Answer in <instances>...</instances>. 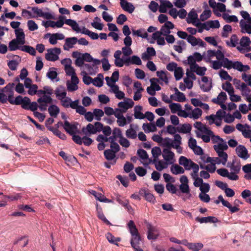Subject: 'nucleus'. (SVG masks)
Returning <instances> with one entry per match:
<instances>
[{
    "label": "nucleus",
    "instance_id": "nucleus-16",
    "mask_svg": "<svg viewBox=\"0 0 251 251\" xmlns=\"http://www.w3.org/2000/svg\"><path fill=\"white\" fill-rule=\"evenodd\" d=\"M10 85H11V87H13L14 85V84L9 83L2 89H0V102L2 103H5L7 101V96L4 93V92L8 91L9 86Z\"/></svg>",
    "mask_w": 251,
    "mask_h": 251
},
{
    "label": "nucleus",
    "instance_id": "nucleus-43",
    "mask_svg": "<svg viewBox=\"0 0 251 251\" xmlns=\"http://www.w3.org/2000/svg\"><path fill=\"white\" fill-rule=\"evenodd\" d=\"M223 19L227 23L238 22L237 17L235 15H229L227 14H224L223 15Z\"/></svg>",
    "mask_w": 251,
    "mask_h": 251
},
{
    "label": "nucleus",
    "instance_id": "nucleus-34",
    "mask_svg": "<svg viewBox=\"0 0 251 251\" xmlns=\"http://www.w3.org/2000/svg\"><path fill=\"white\" fill-rule=\"evenodd\" d=\"M116 153L113 150L108 149L104 151V156L108 160H112L116 157Z\"/></svg>",
    "mask_w": 251,
    "mask_h": 251
},
{
    "label": "nucleus",
    "instance_id": "nucleus-7",
    "mask_svg": "<svg viewBox=\"0 0 251 251\" xmlns=\"http://www.w3.org/2000/svg\"><path fill=\"white\" fill-rule=\"evenodd\" d=\"M134 104V102L132 99L125 98L124 101H121L118 103V106L122 110L123 112L126 113L128 109L132 108Z\"/></svg>",
    "mask_w": 251,
    "mask_h": 251
},
{
    "label": "nucleus",
    "instance_id": "nucleus-36",
    "mask_svg": "<svg viewBox=\"0 0 251 251\" xmlns=\"http://www.w3.org/2000/svg\"><path fill=\"white\" fill-rule=\"evenodd\" d=\"M97 215L98 217L100 219L102 220L104 223H105L107 225H111L110 222L105 218L104 215L103 214L101 208H99L97 207Z\"/></svg>",
    "mask_w": 251,
    "mask_h": 251
},
{
    "label": "nucleus",
    "instance_id": "nucleus-10",
    "mask_svg": "<svg viewBox=\"0 0 251 251\" xmlns=\"http://www.w3.org/2000/svg\"><path fill=\"white\" fill-rule=\"evenodd\" d=\"M174 28V25L172 22L168 21L162 26L160 30L161 32L162 33V34L165 36L170 34V29H172Z\"/></svg>",
    "mask_w": 251,
    "mask_h": 251
},
{
    "label": "nucleus",
    "instance_id": "nucleus-1",
    "mask_svg": "<svg viewBox=\"0 0 251 251\" xmlns=\"http://www.w3.org/2000/svg\"><path fill=\"white\" fill-rule=\"evenodd\" d=\"M216 57L219 61H223L224 63V68L227 70L234 69L239 72H247L250 69L249 65H243L240 61H232L225 57V55L222 51L219 50L216 52Z\"/></svg>",
    "mask_w": 251,
    "mask_h": 251
},
{
    "label": "nucleus",
    "instance_id": "nucleus-27",
    "mask_svg": "<svg viewBox=\"0 0 251 251\" xmlns=\"http://www.w3.org/2000/svg\"><path fill=\"white\" fill-rule=\"evenodd\" d=\"M21 44L20 42L16 39H13L9 43V50L10 51H14L17 50H21V47L19 45Z\"/></svg>",
    "mask_w": 251,
    "mask_h": 251
},
{
    "label": "nucleus",
    "instance_id": "nucleus-61",
    "mask_svg": "<svg viewBox=\"0 0 251 251\" xmlns=\"http://www.w3.org/2000/svg\"><path fill=\"white\" fill-rule=\"evenodd\" d=\"M18 64L19 63L14 60H10L7 63V66H8L9 68L12 71L16 70Z\"/></svg>",
    "mask_w": 251,
    "mask_h": 251
},
{
    "label": "nucleus",
    "instance_id": "nucleus-23",
    "mask_svg": "<svg viewBox=\"0 0 251 251\" xmlns=\"http://www.w3.org/2000/svg\"><path fill=\"white\" fill-rule=\"evenodd\" d=\"M191 129L192 126L189 124H184L180 127H177V131L181 133L186 134L190 133Z\"/></svg>",
    "mask_w": 251,
    "mask_h": 251
},
{
    "label": "nucleus",
    "instance_id": "nucleus-47",
    "mask_svg": "<svg viewBox=\"0 0 251 251\" xmlns=\"http://www.w3.org/2000/svg\"><path fill=\"white\" fill-rule=\"evenodd\" d=\"M203 245L201 243H191L189 249L193 251H199L201 249Z\"/></svg>",
    "mask_w": 251,
    "mask_h": 251
},
{
    "label": "nucleus",
    "instance_id": "nucleus-45",
    "mask_svg": "<svg viewBox=\"0 0 251 251\" xmlns=\"http://www.w3.org/2000/svg\"><path fill=\"white\" fill-rule=\"evenodd\" d=\"M213 148L215 151H225L228 149V146L226 143L224 141V142H221L218 145L213 146Z\"/></svg>",
    "mask_w": 251,
    "mask_h": 251
},
{
    "label": "nucleus",
    "instance_id": "nucleus-2",
    "mask_svg": "<svg viewBox=\"0 0 251 251\" xmlns=\"http://www.w3.org/2000/svg\"><path fill=\"white\" fill-rule=\"evenodd\" d=\"M195 25L199 27L198 32L201 33L203 29L209 30L210 28H219L220 27L219 22L218 20L208 21L204 23H198Z\"/></svg>",
    "mask_w": 251,
    "mask_h": 251
},
{
    "label": "nucleus",
    "instance_id": "nucleus-9",
    "mask_svg": "<svg viewBox=\"0 0 251 251\" xmlns=\"http://www.w3.org/2000/svg\"><path fill=\"white\" fill-rule=\"evenodd\" d=\"M236 152L237 155L243 159H247L249 157L247 149L243 145L238 146L236 149Z\"/></svg>",
    "mask_w": 251,
    "mask_h": 251
},
{
    "label": "nucleus",
    "instance_id": "nucleus-64",
    "mask_svg": "<svg viewBox=\"0 0 251 251\" xmlns=\"http://www.w3.org/2000/svg\"><path fill=\"white\" fill-rule=\"evenodd\" d=\"M27 26L30 31H34L38 28L37 25L33 20H29L27 22Z\"/></svg>",
    "mask_w": 251,
    "mask_h": 251
},
{
    "label": "nucleus",
    "instance_id": "nucleus-11",
    "mask_svg": "<svg viewBox=\"0 0 251 251\" xmlns=\"http://www.w3.org/2000/svg\"><path fill=\"white\" fill-rule=\"evenodd\" d=\"M77 42V38L75 37L67 38L63 46V49L65 50H68L72 48Z\"/></svg>",
    "mask_w": 251,
    "mask_h": 251
},
{
    "label": "nucleus",
    "instance_id": "nucleus-32",
    "mask_svg": "<svg viewBox=\"0 0 251 251\" xmlns=\"http://www.w3.org/2000/svg\"><path fill=\"white\" fill-rule=\"evenodd\" d=\"M171 171L173 174L178 175L183 174L184 173V169L182 167L176 164L171 167Z\"/></svg>",
    "mask_w": 251,
    "mask_h": 251
},
{
    "label": "nucleus",
    "instance_id": "nucleus-37",
    "mask_svg": "<svg viewBox=\"0 0 251 251\" xmlns=\"http://www.w3.org/2000/svg\"><path fill=\"white\" fill-rule=\"evenodd\" d=\"M132 32L134 35H137L143 38H147L148 36V34L145 31L144 28H141L137 30H132Z\"/></svg>",
    "mask_w": 251,
    "mask_h": 251
},
{
    "label": "nucleus",
    "instance_id": "nucleus-60",
    "mask_svg": "<svg viewBox=\"0 0 251 251\" xmlns=\"http://www.w3.org/2000/svg\"><path fill=\"white\" fill-rule=\"evenodd\" d=\"M212 63V68L214 70H218L220 69L222 66L224 67V63L223 61L216 60L213 61Z\"/></svg>",
    "mask_w": 251,
    "mask_h": 251
},
{
    "label": "nucleus",
    "instance_id": "nucleus-52",
    "mask_svg": "<svg viewBox=\"0 0 251 251\" xmlns=\"http://www.w3.org/2000/svg\"><path fill=\"white\" fill-rule=\"evenodd\" d=\"M126 136L127 138L130 139H135L137 137L136 131L132 127L126 130Z\"/></svg>",
    "mask_w": 251,
    "mask_h": 251
},
{
    "label": "nucleus",
    "instance_id": "nucleus-15",
    "mask_svg": "<svg viewBox=\"0 0 251 251\" xmlns=\"http://www.w3.org/2000/svg\"><path fill=\"white\" fill-rule=\"evenodd\" d=\"M181 137L179 134H176L174 135V143L173 148L176 149L179 153H182V148L180 147L181 144Z\"/></svg>",
    "mask_w": 251,
    "mask_h": 251
},
{
    "label": "nucleus",
    "instance_id": "nucleus-46",
    "mask_svg": "<svg viewBox=\"0 0 251 251\" xmlns=\"http://www.w3.org/2000/svg\"><path fill=\"white\" fill-rule=\"evenodd\" d=\"M232 27L229 25H226L224 26L222 36L224 38H227L228 36V33L232 31Z\"/></svg>",
    "mask_w": 251,
    "mask_h": 251
},
{
    "label": "nucleus",
    "instance_id": "nucleus-20",
    "mask_svg": "<svg viewBox=\"0 0 251 251\" xmlns=\"http://www.w3.org/2000/svg\"><path fill=\"white\" fill-rule=\"evenodd\" d=\"M163 157L167 162H169L173 160L175 156V154L173 152L170 151L169 149H164L163 150Z\"/></svg>",
    "mask_w": 251,
    "mask_h": 251
},
{
    "label": "nucleus",
    "instance_id": "nucleus-57",
    "mask_svg": "<svg viewBox=\"0 0 251 251\" xmlns=\"http://www.w3.org/2000/svg\"><path fill=\"white\" fill-rule=\"evenodd\" d=\"M93 113L96 120L98 121L100 120L101 118L104 115V112L100 109H95Z\"/></svg>",
    "mask_w": 251,
    "mask_h": 251
},
{
    "label": "nucleus",
    "instance_id": "nucleus-31",
    "mask_svg": "<svg viewBox=\"0 0 251 251\" xmlns=\"http://www.w3.org/2000/svg\"><path fill=\"white\" fill-rule=\"evenodd\" d=\"M141 241L140 234L132 236L130 243L133 248L139 246Z\"/></svg>",
    "mask_w": 251,
    "mask_h": 251
},
{
    "label": "nucleus",
    "instance_id": "nucleus-53",
    "mask_svg": "<svg viewBox=\"0 0 251 251\" xmlns=\"http://www.w3.org/2000/svg\"><path fill=\"white\" fill-rule=\"evenodd\" d=\"M183 75V72L182 68L178 67L175 69L174 72V75L176 80L180 79Z\"/></svg>",
    "mask_w": 251,
    "mask_h": 251
},
{
    "label": "nucleus",
    "instance_id": "nucleus-50",
    "mask_svg": "<svg viewBox=\"0 0 251 251\" xmlns=\"http://www.w3.org/2000/svg\"><path fill=\"white\" fill-rule=\"evenodd\" d=\"M10 86H11V85L9 86V89L8 90V94L7 96V101H8L11 104L16 105V103H15V101H16V98L14 100L13 97L14 92L10 89Z\"/></svg>",
    "mask_w": 251,
    "mask_h": 251
},
{
    "label": "nucleus",
    "instance_id": "nucleus-33",
    "mask_svg": "<svg viewBox=\"0 0 251 251\" xmlns=\"http://www.w3.org/2000/svg\"><path fill=\"white\" fill-rule=\"evenodd\" d=\"M162 142V145L164 147H166V149H171V148H173L175 145L174 140L172 141L170 138L168 137H166L164 139H163Z\"/></svg>",
    "mask_w": 251,
    "mask_h": 251
},
{
    "label": "nucleus",
    "instance_id": "nucleus-8",
    "mask_svg": "<svg viewBox=\"0 0 251 251\" xmlns=\"http://www.w3.org/2000/svg\"><path fill=\"white\" fill-rule=\"evenodd\" d=\"M227 167L230 168L232 172L239 173L241 170V164L239 160L234 159L232 162H228L227 165Z\"/></svg>",
    "mask_w": 251,
    "mask_h": 251
},
{
    "label": "nucleus",
    "instance_id": "nucleus-6",
    "mask_svg": "<svg viewBox=\"0 0 251 251\" xmlns=\"http://www.w3.org/2000/svg\"><path fill=\"white\" fill-rule=\"evenodd\" d=\"M31 100L30 99L27 97L23 98L21 96H18L16 97V105H21L22 108L28 110V106H29Z\"/></svg>",
    "mask_w": 251,
    "mask_h": 251
},
{
    "label": "nucleus",
    "instance_id": "nucleus-12",
    "mask_svg": "<svg viewBox=\"0 0 251 251\" xmlns=\"http://www.w3.org/2000/svg\"><path fill=\"white\" fill-rule=\"evenodd\" d=\"M196 221L201 224L202 223H216L219 222L218 219L214 216H208L206 217H199L196 218Z\"/></svg>",
    "mask_w": 251,
    "mask_h": 251
},
{
    "label": "nucleus",
    "instance_id": "nucleus-62",
    "mask_svg": "<svg viewBox=\"0 0 251 251\" xmlns=\"http://www.w3.org/2000/svg\"><path fill=\"white\" fill-rule=\"evenodd\" d=\"M198 38H196L193 35H189L187 38V42L192 46H196L198 45Z\"/></svg>",
    "mask_w": 251,
    "mask_h": 251
},
{
    "label": "nucleus",
    "instance_id": "nucleus-55",
    "mask_svg": "<svg viewBox=\"0 0 251 251\" xmlns=\"http://www.w3.org/2000/svg\"><path fill=\"white\" fill-rule=\"evenodd\" d=\"M193 172L191 174L192 178L198 177V172L199 171V166L195 163L192 164Z\"/></svg>",
    "mask_w": 251,
    "mask_h": 251
},
{
    "label": "nucleus",
    "instance_id": "nucleus-54",
    "mask_svg": "<svg viewBox=\"0 0 251 251\" xmlns=\"http://www.w3.org/2000/svg\"><path fill=\"white\" fill-rule=\"evenodd\" d=\"M216 152L218 154V157L226 164L228 158L227 154L224 151H217Z\"/></svg>",
    "mask_w": 251,
    "mask_h": 251
},
{
    "label": "nucleus",
    "instance_id": "nucleus-13",
    "mask_svg": "<svg viewBox=\"0 0 251 251\" xmlns=\"http://www.w3.org/2000/svg\"><path fill=\"white\" fill-rule=\"evenodd\" d=\"M139 195L143 196L149 202H154L155 200L154 196L145 189H142L139 191Z\"/></svg>",
    "mask_w": 251,
    "mask_h": 251
},
{
    "label": "nucleus",
    "instance_id": "nucleus-24",
    "mask_svg": "<svg viewBox=\"0 0 251 251\" xmlns=\"http://www.w3.org/2000/svg\"><path fill=\"white\" fill-rule=\"evenodd\" d=\"M197 20H198V15L197 13L194 10H191L188 13V17L186 19L187 23L194 24Z\"/></svg>",
    "mask_w": 251,
    "mask_h": 251
},
{
    "label": "nucleus",
    "instance_id": "nucleus-39",
    "mask_svg": "<svg viewBox=\"0 0 251 251\" xmlns=\"http://www.w3.org/2000/svg\"><path fill=\"white\" fill-rule=\"evenodd\" d=\"M53 102L52 99L50 95H45L43 97L39 98L37 100V102L38 103H47L48 104H51Z\"/></svg>",
    "mask_w": 251,
    "mask_h": 251
},
{
    "label": "nucleus",
    "instance_id": "nucleus-14",
    "mask_svg": "<svg viewBox=\"0 0 251 251\" xmlns=\"http://www.w3.org/2000/svg\"><path fill=\"white\" fill-rule=\"evenodd\" d=\"M158 80L155 78H152L150 79V82L151 83V86L150 87H148L147 89V92L151 95L153 96V93H151L149 92V91L151 89L152 91L153 92L155 91H159L161 89V87L158 85L156 82L158 81Z\"/></svg>",
    "mask_w": 251,
    "mask_h": 251
},
{
    "label": "nucleus",
    "instance_id": "nucleus-40",
    "mask_svg": "<svg viewBox=\"0 0 251 251\" xmlns=\"http://www.w3.org/2000/svg\"><path fill=\"white\" fill-rule=\"evenodd\" d=\"M21 50L27 52L32 55H35L36 54L35 49L32 47L27 45H24L21 47Z\"/></svg>",
    "mask_w": 251,
    "mask_h": 251
},
{
    "label": "nucleus",
    "instance_id": "nucleus-28",
    "mask_svg": "<svg viewBox=\"0 0 251 251\" xmlns=\"http://www.w3.org/2000/svg\"><path fill=\"white\" fill-rule=\"evenodd\" d=\"M240 26L242 29V32L243 33H251V25L246 24L243 20L240 22Z\"/></svg>",
    "mask_w": 251,
    "mask_h": 251
},
{
    "label": "nucleus",
    "instance_id": "nucleus-22",
    "mask_svg": "<svg viewBox=\"0 0 251 251\" xmlns=\"http://www.w3.org/2000/svg\"><path fill=\"white\" fill-rule=\"evenodd\" d=\"M120 5L123 10L129 13H132L135 9V7L132 3L128 2L127 1L122 3L120 2Z\"/></svg>",
    "mask_w": 251,
    "mask_h": 251
},
{
    "label": "nucleus",
    "instance_id": "nucleus-58",
    "mask_svg": "<svg viewBox=\"0 0 251 251\" xmlns=\"http://www.w3.org/2000/svg\"><path fill=\"white\" fill-rule=\"evenodd\" d=\"M220 76L223 79L232 80V77L230 76L227 72L224 70H221L219 72Z\"/></svg>",
    "mask_w": 251,
    "mask_h": 251
},
{
    "label": "nucleus",
    "instance_id": "nucleus-41",
    "mask_svg": "<svg viewBox=\"0 0 251 251\" xmlns=\"http://www.w3.org/2000/svg\"><path fill=\"white\" fill-rule=\"evenodd\" d=\"M151 153L153 157H154L153 163H154L156 162V159L161 154V151L160 148L158 147H153L151 150Z\"/></svg>",
    "mask_w": 251,
    "mask_h": 251
},
{
    "label": "nucleus",
    "instance_id": "nucleus-4",
    "mask_svg": "<svg viewBox=\"0 0 251 251\" xmlns=\"http://www.w3.org/2000/svg\"><path fill=\"white\" fill-rule=\"evenodd\" d=\"M77 126V123L71 124L68 121L65 120L64 124V129L68 133L72 136L75 134L79 133Z\"/></svg>",
    "mask_w": 251,
    "mask_h": 251
},
{
    "label": "nucleus",
    "instance_id": "nucleus-38",
    "mask_svg": "<svg viewBox=\"0 0 251 251\" xmlns=\"http://www.w3.org/2000/svg\"><path fill=\"white\" fill-rule=\"evenodd\" d=\"M142 127L145 132H154L156 130V126L154 124L150 125L148 123H144Z\"/></svg>",
    "mask_w": 251,
    "mask_h": 251
},
{
    "label": "nucleus",
    "instance_id": "nucleus-18",
    "mask_svg": "<svg viewBox=\"0 0 251 251\" xmlns=\"http://www.w3.org/2000/svg\"><path fill=\"white\" fill-rule=\"evenodd\" d=\"M54 93L58 100H60V99L62 98H65L67 95L65 88L62 85H60L56 88Z\"/></svg>",
    "mask_w": 251,
    "mask_h": 251
},
{
    "label": "nucleus",
    "instance_id": "nucleus-49",
    "mask_svg": "<svg viewBox=\"0 0 251 251\" xmlns=\"http://www.w3.org/2000/svg\"><path fill=\"white\" fill-rule=\"evenodd\" d=\"M169 107L173 113H176L177 111L178 112L181 109V105L177 103H172L169 105Z\"/></svg>",
    "mask_w": 251,
    "mask_h": 251
},
{
    "label": "nucleus",
    "instance_id": "nucleus-48",
    "mask_svg": "<svg viewBox=\"0 0 251 251\" xmlns=\"http://www.w3.org/2000/svg\"><path fill=\"white\" fill-rule=\"evenodd\" d=\"M157 76L162 81H164L165 84H167L169 83L168 78L166 75L165 72L163 71H157L156 72Z\"/></svg>",
    "mask_w": 251,
    "mask_h": 251
},
{
    "label": "nucleus",
    "instance_id": "nucleus-44",
    "mask_svg": "<svg viewBox=\"0 0 251 251\" xmlns=\"http://www.w3.org/2000/svg\"><path fill=\"white\" fill-rule=\"evenodd\" d=\"M106 237L108 241L115 245H118V242L120 241L119 238H115L111 233L108 232L106 234Z\"/></svg>",
    "mask_w": 251,
    "mask_h": 251
},
{
    "label": "nucleus",
    "instance_id": "nucleus-26",
    "mask_svg": "<svg viewBox=\"0 0 251 251\" xmlns=\"http://www.w3.org/2000/svg\"><path fill=\"white\" fill-rule=\"evenodd\" d=\"M191 71L196 73L198 75L203 76L205 74L206 68L205 67H200L198 64H196L195 67Z\"/></svg>",
    "mask_w": 251,
    "mask_h": 251
},
{
    "label": "nucleus",
    "instance_id": "nucleus-51",
    "mask_svg": "<svg viewBox=\"0 0 251 251\" xmlns=\"http://www.w3.org/2000/svg\"><path fill=\"white\" fill-rule=\"evenodd\" d=\"M100 76H103L101 74H100L97 77L93 79V85L99 87H101L103 84V80L99 77Z\"/></svg>",
    "mask_w": 251,
    "mask_h": 251
},
{
    "label": "nucleus",
    "instance_id": "nucleus-42",
    "mask_svg": "<svg viewBox=\"0 0 251 251\" xmlns=\"http://www.w3.org/2000/svg\"><path fill=\"white\" fill-rule=\"evenodd\" d=\"M222 88L226 91L229 95L234 93V88L232 84L229 82H226L225 84H223L222 85Z\"/></svg>",
    "mask_w": 251,
    "mask_h": 251
},
{
    "label": "nucleus",
    "instance_id": "nucleus-21",
    "mask_svg": "<svg viewBox=\"0 0 251 251\" xmlns=\"http://www.w3.org/2000/svg\"><path fill=\"white\" fill-rule=\"evenodd\" d=\"M65 24L70 25L72 27V29L76 32H79L81 31L78 24L74 20L70 19H66L65 20Z\"/></svg>",
    "mask_w": 251,
    "mask_h": 251
},
{
    "label": "nucleus",
    "instance_id": "nucleus-17",
    "mask_svg": "<svg viewBox=\"0 0 251 251\" xmlns=\"http://www.w3.org/2000/svg\"><path fill=\"white\" fill-rule=\"evenodd\" d=\"M16 36V40L18 41L21 45L25 43V34L22 28H18L15 30Z\"/></svg>",
    "mask_w": 251,
    "mask_h": 251
},
{
    "label": "nucleus",
    "instance_id": "nucleus-35",
    "mask_svg": "<svg viewBox=\"0 0 251 251\" xmlns=\"http://www.w3.org/2000/svg\"><path fill=\"white\" fill-rule=\"evenodd\" d=\"M202 110L199 108H195L190 114V118L194 120L199 119L202 114Z\"/></svg>",
    "mask_w": 251,
    "mask_h": 251
},
{
    "label": "nucleus",
    "instance_id": "nucleus-3",
    "mask_svg": "<svg viewBox=\"0 0 251 251\" xmlns=\"http://www.w3.org/2000/svg\"><path fill=\"white\" fill-rule=\"evenodd\" d=\"M61 52L60 48H55L52 49H49L46 53V59L50 61H55L59 59L58 54Z\"/></svg>",
    "mask_w": 251,
    "mask_h": 251
},
{
    "label": "nucleus",
    "instance_id": "nucleus-19",
    "mask_svg": "<svg viewBox=\"0 0 251 251\" xmlns=\"http://www.w3.org/2000/svg\"><path fill=\"white\" fill-rule=\"evenodd\" d=\"M148 238L149 239H156L158 237L157 229L151 225L148 226Z\"/></svg>",
    "mask_w": 251,
    "mask_h": 251
},
{
    "label": "nucleus",
    "instance_id": "nucleus-30",
    "mask_svg": "<svg viewBox=\"0 0 251 251\" xmlns=\"http://www.w3.org/2000/svg\"><path fill=\"white\" fill-rule=\"evenodd\" d=\"M48 130H49L50 131L52 132V133L55 135L57 136L60 139H62L63 140H64L66 139L67 137H66V136L65 135V134H64L63 133H62L58 129H53V126H49V127H48Z\"/></svg>",
    "mask_w": 251,
    "mask_h": 251
},
{
    "label": "nucleus",
    "instance_id": "nucleus-63",
    "mask_svg": "<svg viewBox=\"0 0 251 251\" xmlns=\"http://www.w3.org/2000/svg\"><path fill=\"white\" fill-rule=\"evenodd\" d=\"M117 178L121 182L123 186L127 187L128 186L129 181L126 177L122 176L121 175H118Z\"/></svg>",
    "mask_w": 251,
    "mask_h": 251
},
{
    "label": "nucleus",
    "instance_id": "nucleus-5",
    "mask_svg": "<svg viewBox=\"0 0 251 251\" xmlns=\"http://www.w3.org/2000/svg\"><path fill=\"white\" fill-rule=\"evenodd\" d=\"M103 125L100 122H97L93 125L91 124H89L86 129L90 134H94L97 132H100L103 129Z\"/></svg>",
    "mask_w": 251,
    "mask_h": 251
},
{
    "label": "nucleus",
    "instance_id": "nucleus-59",
    "mask_svg": "<svg viewBox=\"0 0 251 251\" xmlns=\"http://www.w3.org/2000/svg\"><path fill=\"white\" fill-rule=\"evenodd\" d=\"M250 39L248 37H243L240 40V44L243 47H247L251 44Z\"/></svg>",
    "mask_w": 251,
    "mask_h": 251
},
{
    "label": "nucleus",
    "instance_id": "nucleus-25",
    "mask_svg": "<svg viewBox=\"0 0 251 251\" xmlns=\"http://www.w3.org/2000/svg\"><path fill=\"white\" fill-rule=\"evenodd\" d=\"M48 111L50 116L56 118L59 113L60 109L55 105H51L48 108Z\"/></svg>",
    "mask_w": 251,
    "mask_h": 251
},
{
    "label": "nucleus",
    "instance_id": "nucleus-29",
    "mask_svg": "<svg viewBox=\"0 0 251 251\" xmlns=\"http://www.w3.org/2000/svg\"><path fill=\"white\" fill-rule=\"evenodd\" d=\"M128 227L132 236L139 234L138 229L133 221L131 220L128 222Z\"/></svg>",
    "mask_w": 251,
    "mask_h": 251
},
{
    "label": "nucleus",
    "instance_id": "nucleus-56",
    "mask_svg": "<svg viewBox=\"0 0 251 251\" xmlns=\"http://www.w3.org/2000/svg\"><path fill=\"white\" fill-rule=\"evenodd\" d=\"M177 96L176 98H173V95L171 96V98L173 99L174 100L179 101V102H183L186 100V97L185 95L180 92H178L177 94L176 95Z\"/></svg>",
    "mask_w": 251,
    "mask_h": 251
}]
</instances>
